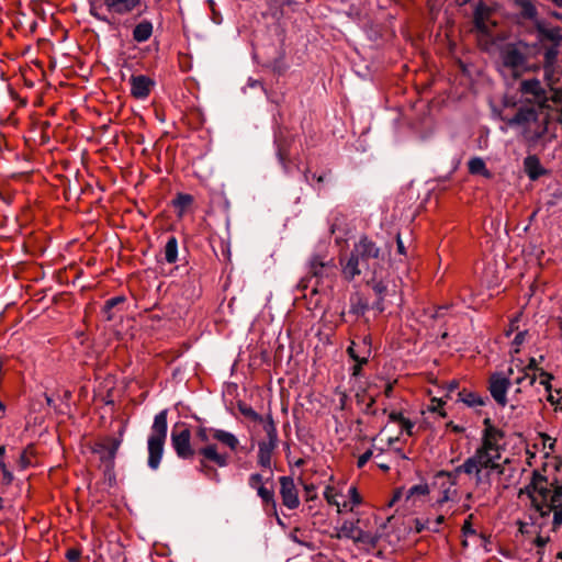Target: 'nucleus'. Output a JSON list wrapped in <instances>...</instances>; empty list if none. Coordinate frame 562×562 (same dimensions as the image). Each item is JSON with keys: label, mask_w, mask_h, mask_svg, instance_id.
<instances>
[{"label": "nucleus", "mask_w": 562, "mask_h": 562, "mask_svg": "<svg viewBox=\"0 0 562 562\" xmlns=\"http://www.w3.org/2000/svg\"><path fill=\"white\" fill-rule=\"evenodd\" d=\"M506 450L505 432L486 417L483 420L480 443L473 454L445 474L451 483L456 482L458 475L465 474L473 480L477 491L486 493L495 490L502 493L518 480L517 463L506 454Z\"/></svg>", "instance_id": "nucleus-1"}, {"label": "nucleus", "mask_w": 562, "mask_h": 562, "mask_svg": "<svg viewBox=\"0 0 562 562\" xmlns=\"http://www.w3.org/2000/svg\"><path fill=\"white\" fill-rule=\"evenodd\" d=\"M196 443L200 445L194 449L191 443L192 434L186 424H177L171 430V446L176 454L183 460L192 459L195 454L201 457L199 463L200 472L205 475L213 474L214 479L218 481V474L206 462H213L220 468L228 464V454L221 452L218 446L214 442L217 441L232 451H236L239 446L238 438L224 429L198 426L195 429Z\"/></svg>", "instance_id": "nucleus-2"}, {"label": "nucleus", "mask_w": 562, "mask_h": 562, "mask_svg": "<svg viewBox=\"0 0 562 562\" xmlns=\"http://www.w3.org/2000/svg\"><path fill=\"white\" fill-rule=\"evenodd\" d=\"M519 495H527L542 524H550L551 530L557 531L562 526V485H555L535 472Z\"/></svg>", "instance_id": "nucleus-3"}, {"label": "nucleus", "mask_w": 562, "mask_h": 562, "mask_svg": "<svg viewBox=\"0 0 562 562\" xmlns=\"http://www.w3.org/2000/svg\"><path fill=\"white\" fill-rule=\"evenodd\" d=\"M143 0H89V13L95 20L117 27L122 20L140 15Z\"/></svg>", "instance_id": "nucleus-4"}, {"label": "nucleus", "mask_w": 562, "mask_h": 562, "mask_svg": "<svg viewBox=\"0 0 562 562\" xmlns=\"http://www.w3.org/2000/svg\"><path fill=\"white\" fill-rule=\"evenodd\" d=\"M380 263V249L367 237L360 238L355 245L349 258L344 262L342 274L347 280H353L362 272L370 271L372 274L378 273Z\"/></svg>", "instance_id": "nucleus-5"}, {"label": "nucleus", "mask_w": 562, "mask_h": 562, "mask_svg": "<svg viewBox=\"0 0 562 562\" xmlns=\"http://www.w3.org/2000/svg\"><path fill=\"white\" fill-rule=\"evenodd\" d=\"M504 120L508 126L519 128L522 137L531 144L541 140L548 132V115L532 106H521L513 117Z\"/></svg>", "instance_id": "nucleus-6"}, {"label": "nucleus", "mask_w": 562, "mask_h": 562, "mask_svg": "<svg viewBox=\"0 0 562 562\" xmlns=\"http://www.w3.org/2000/svg\"><path fill=\"white\" fill-rule=\"evenodd\" d=\"M324 498L330 506L337 508L338 514L351 513L362 504V496L355 484H348L342 480H335L333 476L323 492Z\"/></svg>", "instance_id": "nucleus-7"}, {"label": "nucleus", "mask_w": 562, "mask_h": 562, "mask_svg": "<svg viewBox=\"0 0 562 562\" xmlns=\"http://www.w3.org/2000/svg\"><path fill=\"white\" fill-rule=\"evenodd\" d=\"M528 45L522 42L508 43L499 50V70L504 75L518 78L528 71H537L539 66H530L526 50Z\"/></svg>", "instance_id": "nucleus-8"}, {"label": "nucleus", "mask_w": 562, "mask_h": 562, "mask_svg": "<svg viewBox=\"0 0 562 562\" xmlns=\"http://www.w3.org/2000/svg\"><path fill=\"white\" fill-rule=\"evenodd\" d=\"M167 409L159 412L151 425V432L148 437L147 448H148V467L153 470L158 469L162 453H164V445L167 437Z\"/></svg>", "instance_id": "nucleus-9"}, {"label": "nucleus", "mask_w": 562, "mask_h": 562, "mask_svg": "<svg viewBox=\"0 0 562 562\" xmlns=\"http://www.w3.org/2000/svg\"><path fill=\"white\" fill-rule=\"evenodd\" d=\"M362 522H364L362 519L344 520L339 527L335 528V535H333V537L337 539H350L355 543L375 547L381 537L379 531L361 528L360 524Z\"/></svg>", "instance_id": "nucleus-10"}, {"label": "nucleus", "mask_w": 562, "mask_h": 562, "mask_svg": "<svg viewBox=\"0 0 562 562\" xmlns=\"http://www.w3.org/2000/svg\"><path fill=\"white\" fill-rule=\"evenodd\" d=\"M536 359H529V363L524 366L520 359H516L513 357L512 367L508 369V373L512 380V384L516 385L514 391L515 401L519 402L518 395L527 392L530 389L536 380V370H537Z\"/></svg>", "instance_id": "nucleus-11"}, {"label": "nucleus", "mask_w": 562, "mask_h": 562, "mask_svg": "<svg viewBox=\"0 0 562 562\" xmlns=\"http://www.w3.org/2000/svg\"><path fill=\"white\" fill-rule=\"evenodd\" d=\"M267 438L258 442L257 462L263 469H271L272 454L278 447V430L273 418H269L265 425Z\"/></svg>", "instance_id": "nucleus-12"}, {"label": "nucleus", "mask_w": 562, "mask_h": 562, "mask_svg": "<svg viewBox=\"0 0 562 562\" xmlns=\"http://www.w3.org/2000/svg\"><path fill=\"white\" fill-rule=\"evenodd\" d=\"M248 485L250 488L257 492V495L262 502L263 509L267 513H272L278 516L277 502L274 499V492L271 488L265 486L263 476L260 473H252L248 477ZM279 524L281 519L277 517Z\"/></svg>", "instance_id": "nucleus-13"}, {"label": "nucleus", "mask_w": 562, "mask_h": 562, "mask_svg": "<svg viewBox=\"0 0 562 562\" xmlns=\"http://www.w3.org/2000/svg\"><path fill=\"white\" fill-rule=\"evenodd\" d=\"M509 373L507 375L503 372L493 373L488 379V391L493 400L502 407L508 403L507 391L512 386Z\"/></svg>", "instance_id": "nucleus-14"}, {"label": "nucleus", "mask_w": 562, "mask_h": 562, "mask_svg": "<svg viewBox=\"0 0 562 562\" xmlns=\"http://www.w3.org/2000/svg\"><path fill=\"white\" fill-rule=\"evenodd\" d=\"M279 482L282 504L289 509H296L300 506V498L293 479L290 476H281Z\"/></svg>", "instance_id": "nucleus-15"}, {"label": "nucleus", "mask_w": 562, "mask_h": 562, "mask_svg": "<svg viewBox=\"0 0 562 562\" xmlns=\"http://www.w3.org/2000/svg\"><path fill=\"white\" fill-rule=\"evenodd\" d=\"M131 95L137 100H145L155 87V81L145 75H133L130 78Z\"/></svg>", "instance_id": "nucleus-16"}, {"label": "nucleus", "mask_w": 562, "mask_h": 562, "mask_svg": "<svg viewBox=\"0 0 562 562\" xmlns=\"http://www.w3.org/2000/svg\"><path fill=\"white\" fill-rule=\"evenodd\" d=\"M559 55V48L557 45L550 46L544 50V78L549 83L558 81L559 77L555 71V64Z\"/></svg>", "instance_id": "nucleus-17"}, {"label": "nucleus", "mask_w": 562, "mask_h": 562, "mask_svg": "<svg viewBox=\"0 0 562 562\" xmlns=\"http://www.w3.org/2000/svg\"><path fill=\"white\" fill-rule=\"evenodd\" d=\"M520 92L522 94H530L535 97L540 106L547 102L546 90L538 79L524 80L520 83Z\"/></svg>", "instance_id": "nucleus-18"}, {"label": "nucleus", "mask_w": 562, "mask_h": 562, "mask_svg": "<svg viewBox=\"0 0 562 562\" xmlns=\"http://www.w3.org/2000/svg\"><path fill=\"white\" fill-rule=\"evenodd\" d=\"M125 432V426H122L119 430V437H106L101 443L100 448L106 452V457L109 459H114L116 452L123 441V436Z\"/></svg>", "instance_id": "nucleus-19"}, {"label": "nucleus", "mask_w": 562, "mask_h": 562, "mask_svg": "<svg viewBox=\"0 0 562 562\" xmlns=\"http://www.w3.org/2000/svg\"><path fill=\"white\" fill-rule=\"evenodd\" d=\"M347 352L353 361L367 363L370 357V347L366 339L362 341V345H357L355 341H351Z\"/></svg>", "instance_id": "nucleus-20"}, {"label": "nucleus", "mask_w": 562, "mask_h": 562, "mask_svg": "<svg viewBox=\"0 0 562 562\" xmlns=\"http://www.w3.org/2000/svg\"><path fill=\"white\" fill-rule=\"evenodd\" d=\"M524 168L531 180H537L546 172L537 156H527L524 160Z\"/></svg>", "instance_id": "nucleus-21"}, {"label": "nucleus", "mask_w": 562, "mask_h": 562, "mask_svg": "<svg viewBox=\"0 0 562 562\" xmlns=\"http://www.w3.org/2000/svg\"><path fill=\"white\" fill-rule=\"evenodd\" d=\"M458 401L462 402L469 407H479L485 405L487 397H483L475 392L463 389L458 393Z\"/></svg>", "instance_id": "nucleus-22"}, {"label": "nucleus", "mask_w": 562, "mask_h": 562, "mask_svg": "<svg viewBox=\"0 0 562 562\" xmlns=\"http://www.w3.org/2000/svg\"><path fill=\"white\" fill-rule=\"evenodd\" d=\"M153 23L148 20H143L135 25L133 30V40L137 43H144L153 35Z\"/></svg>", "instance_id": "nucleus-23"}, {"label": "nucleus", "mask_w": 562, "mask_h": 562, "mask_svg": "<svg viewBox=\"0 0 562 562\" xmlns=\"http://www.w3.org/2000/svg\"><path fill=\"white\" fill-rule=\"evenodd\" d=\"M193 196L188 193H178L172 200V205L177 211L178 217H183L189 207L193 204Z\"/></svg>", "instance_id": "nucleus-24"}, {"label": "nucleus", "mask_w": 562, "mask_h": 562, "mask_svg": "<svg viewBox=\"0 0 562 562\" xmlns=\"http://www.w3.org/2000/svg\"><path fill=\"white\" fill-rule=\"evenodd\" d=\"M490 9L484 4H479L474 11V25L481 32H488L487 19Z\"/></svg>", "instance_id": "nucleus-25"}, {"label": "nucleus", "mask_w": 562, "mask_h": 562, "mask_svg": "<svg viewBox=\"0 0 562 562\" xmlns=\"http://www.w3.org/2000/svg\"><path fill=\"white\" fill-rule=\"evenodd\" d=\"M238 411L240 412V414L243 416H245L246 418L250 419L251 422L261 424L263 429H265L266 422L269 418H272L271 414H268L265 417L259 415L251 406H249V405H247L245 403H239L238 404Z\"/></svg>", "instance_id": "nucleus-26"}, {"label": "nucleus", "mask_w": 562, "mask_h": 562, "mask_svg": "<svg viewBox=\"0 0 562 562\" xmlns=\"http://www.w3.org/2000/svg\"><path fill=\"white\" fill-rule=\"evenodd\" d=\"M429 494V487L427 483H419L416 485H413L406 491L405 497L406 501H411L413 504H415L418 499L424 498Z\"/></svg>", "instance_id": "nucleus-27"}, {"label": "nucleus", "mask_w": 562, "mask_h": 562, "mask_svg": "<svg viewBox=\"0 0 562 562\" xmlns=\"http://www.w3.org/2000/svg\"><path fill=\"white\" fill-rule=\"evenodd\" d=\"M468 169L471 175H481L487 179L492 177V173L486 168L484 160L480 157L471 158L468 162Z\"/></svg>", "instance_id": "nucleus-28"}, {"label": "nucleus", "mask_w": 562, "mask_h": 562, "mask_svg": "<svg viewBox=\"0 0 562 562\" xmlns=\"http://www.w3.org/2000/svg\"><path fill=\"white\" fill-rule=\"evenodd\" d=\"M36 456L35 447L33 445H27L25 449L20 454L18 460L19 470L23 471L34 464V459Z\"/></svg>", "instance_id": "nucleus-29"}, {"label": "nucleus", "mask_w": 562, "mask_h": 562, "mask_svg": "<svg viewBox=\"0 0 562 562\" xmlns=\"http://www.w3.org/2000/svg\"><path fill=\"white\" fill-rule=\"evenodd\" d=\"M4 457H5V446L1 445L0 446V470L2 473L1 483H2V485L9 486L12 484V482L14 480V475L11 472V470L9 469V467L7 465V463L4 461Z\"/></svg>", "instance_id": "nucleus-30"}, {"label": "nucleus", "mask_w": 562, "mask_h": 562, "mask_svg": "<svg viewBox=\"0 0 562 562\" xmlns=\"http://www.w3.org/2000/svg\"><path fill=\"white\" fill-rule=\"evenodd\" d=\"M445 521V516L439 515L435 520H430L427 518L425 521H420L419 519L416 520V529L418 532H422L423 530H429L432 532L439 531L440 526Z\"/></svg>", "instance_id": "nucleus-31"}, {"label": "nucleus", "mask_w": 562, "mask_h": 562, "mask_svg": "<svg viewBox=\"0 0 562 562\" xmlns=\"http://www.w3.org/2000/svg\"><path fill=\"white\" fill-rule=\"evenodd\" d=\"M164 255H165V260L168 262V263H175L178 259V241H177V238L175 236H171L166 245H165V249H164Z\"/></svg>", "instance_id": "nucleus-32"}, {"label": "nucleus", "mask_w": 562, "mask_h": 562, "mask_svg": "<svg viewBox=\"0 0 562 562\" xmlns=\"http://www.w3.org/2000/svg\"><path fill=\"white\" fill-rule=\"evenodd\" d=\"M518 5L527 19H535L538 14L536 5L530 0H519Z\"/></svg>", "instance_id": "nucleus-33"}, {"label": "nucleus", "mask_w": 562, "mask_h": 562, "mask_svg": "<svg viewBox=\"0 0 562 562\" xmlns=\"http://www.w3.org/2000/svg\"><path fill=\"white\" fill-rule=\"evenodd\" d=\"M378 274H372V277L368 280V283L372 285V289L375 293L382 299L387 290V285L384 283L382 279H378Z\"/></svg>", "instance_id": "nucleus-34"}, {"label": "nucleus", "mask_w": 562, "mask_h": 562, "mask_svg": "<svg viewBox=\"0 0 562 562\" xmlns=\"http://www.w3.org/2000/svg\"><path fill=\"white\" fill-rule=\"evenodd\" d=\"M124 301H125L124 296H115V297L109 299L105 302L104 307H103V312L106 314V319L108 321L112 319V315L110 314L111 310L113 307H115L116 305H119L121 303H124Z\"/></svg>", "instance_id": "nucleus-35"}, {"label": "nucleus", "mask_w": 562, "mask_h": 562, "mask_svg": "<svg viewBox=\"0 0 562 562\" xmlns=\"http://www.w3.org/2000/svg\"><path fill=\"white\" fill-rule=\"evenodd\" d=\"M400 435L413 436L415 424L408 418L404 417L398 424Z\"/></svg>", "instance_id": "nucleus-36"}, {"label": "nucleus", "mask_w": 562, "mask_h": 562, "mask_svg": "<svg viewBox=\"0 0 562 562\" xmlns=\"http://www.w3.org/2000/svg\"><path fill=\"white\" fill-rule=\"evenodd\" d=\"M379 456H380V453L379 454H374V450L373 449H369L366 452H363L361 456H359V458L357 460V467L359 469H361V468H363L368 463V461L371 458L378 459Z\"/></svg>", "instance_id": "nucleus-37"}, {"label": "nucleus", "mask_w": 562, "mask_h": 562, "mask_svg": "<svg viewBox=\"0 0 562 562\" xmlns=\"http://www.w3.org/2000/svg\"><path fill=\"white\" fill-rule=\"evenodd\" d=\"M443 404L445 403L442 402V400L437 398V397H432L431 401H430V405L428 406V409L430 412H437L441 416H446V413L443 411H441Z\"/></svg>", "instance_id": "nucleus-38"}, {"label": "nucleus", "mask_w": 562, "mask_h": 562, "mask_svg": "<svg viewBox=\"0 0 562 562\" xmlns=\"http://www.w3.org/2000/svg\"><path fill=\"white\" fill-rule=\"evenodd\" d=\"M527 336V331H519L514 340H513V349L512 352L518 353L519 352V346L525 341Z\"/></svg>", "instance_id": "nucleus-39"}, {"label": "nucleus", "mask_w": 562, "mask_h": 562, "mask_svg": "<svg viewBox=\"0 0 562 562\" xmlns=\"http://www.w3.org/2000/svg\"><path fill=\"white\" fill-rule=\"evenodd\" d=\"M81 557V552L78 549L71 548L66 552V558L70 562H77Z\"/></svg>", "instance_id": "nucleus-40"}, {"label": "nucleus", "mask_w": 562, "mask_h": 562, "mask_svg": "<svg viewBox=\"0 0 562 562\" xmlns=\"http://www.w3.org/2000/svg\"><path fill=\"white\" fill-rule=\"evenodd\" d=\"M552 379V376L548 373H544V372H541L540 374V384H542L547 391H550L551 389V385H550V380Z\"/></svg>", "instance_id": "nucleus-41"}, {"label": "nucleus", "mask_w": 562, "mask_h": 562, "mask_svg": "<svg viewBox=\"0 0 562 562\" xmlns=\"http://www.w3.org/2000/svg\"><path fill=\"white\" fill-rule=\"evenodd\" d=\"M405 416L403 415L402 412H391L389 414V420L394 423V424H398Z\"/></svg>", "instance_id": "nucleus-42"}, {"label": "nucleus", "mask_w": 562, "mask_h": 562, "mask_svg": "<svg viewBox=\"0 0 562 562\" xmlns=\"http://www.w3.org/2000/svg\"><path fill=\"white\" fill-rule=\"evenodd\" d=\"M362 520H364V522L360 524L361 528L363 529H373L375 530L371 525L372 522L376 524V517L375 516H371V517H368V518H361Z\"/></svg>", "instance_id": "nucleus-43"}, {"label": "nucleus", "mask_w": 562, "mask_h": 562, "mask_svg": "<svg viewBox=\"0 0 562 562\" xmlns=\"http://www.w3.org/2000/svg\"><path fill=\"white\" fill-rule=\"evenodd\" d=\"M336 393L339 395V407L340 409H345L348 396L346 392L340 391L339 389L336 390Z\"/></svg>", "instance_id": "nucleus-44"}, {"label": "nucleus", "mask_w": 562, "mask_h": 562, "mask_svg": "<svg viewBox=\"0 0 562 562\" xmlns=\"http://www.w3.org/2000/svg\"><path fill=\"white\" fill-rule=\"evenodd\" d=\"M355 362H356V363H355V364H353V367L351 368V374H352L353 376H358V375H360V373H361V368H362V366H363L364 363L359 362V361H355Z\"/></svg>", "instance_id": "nucleus-45"}, {"label": "nucleus", "mask_w": 562, "mask_h": 562, "mask_svg": "<svg viewBox=\"0 0 562 562\" xmlns=\"http://www.w3.org/2000/svg\"><path fill=\"white\" fill-rule=\"evenodd\" d=\"M448 427L456 434H461L464 431V427L462 426H459V425H454L453 423H449L448 424Z\"/></svg>", "instance_id": "nucleus-46"}, {"label": "nucleus", "mask_w": 562, "mask_h": 562, "mask_svg": "<svg viewBox=\"0 0 562 562\" xmlns=\"http://www.w3.org/2000/svg\"><path fill=\"white\" fill-rule=\"evenodd\" d=\"M462 531H463V533L465 536L470 535V533H474V530L471 528L470 521H468V520L464 521L463 527H462Z\"/></svg>", "instance_id": "nucleus-47"}, {"label": "nucleus", "mask_w": 562, "mask_h": 562, "mask_svg": "<svg viewBox=\"0 0 562 562\" xmlns=\"http://www.w3.org/2000/svg\"><path fill=\"white\" fill-rule=\"evenodd\" d=\"M396 243H397V250H398V252L404 255L405 254V247L403 245V241H402L400 235H397V237H396Z\"/></svg>", "instance_id": "nucleus-48"}, {"label": "nucleus", "mask_w": 562, "mask_h": 562, "mask_svg": "<svg viewBox=\"0 0 562 562\" xmlns=\"http://www.w3.org/2000/svg\"><path fill=\"white\" fill-rule=\"evenodd\" d=\"M376 467L381 469L382 471L386 472L390 470V465L386 462L383 461H376Z\"/></svg>", "instance_id": "nucleus-49"}, {"label": "nucleus", "mask_w": 562, "mask_h": 562, "mask_svg": "<svg viewBox=\"0 0 562 562\" xmlns=\"http://www.w3.org/2000/svg\"><path fill=\"white\" fill-rule=\"evenodd\" d=\"M392 391H393V385L391 383H387L386 386H385V390H384V393L387 397L391 396L392 394Z\"/></svg>", "instance_id": "nucleus-50"}, {"label": "nucleus", "mask_w": 562, "mask_h": 562, "mask_svg": "<svg viewBox=\"0 0 562 562\" xmlns=\"http://www.w3.org/2000/svg\"><path fill=\"white\" fill-rule=\"evenodd\" d=\"M449 499L448 492H445V495L438 501V503H443Z\"/></svg>", "instance_id": "nucleus-51"}, {"label": "nucleus", "mask_w": 562, "mask_h": 562, "mask_svg": "<svg viewBox=\"0 0 562 562\" xmlns=\"http://www.w3.org/2000/svg\"><path fill=\"white\" fill-rule=\"evenodd\" d=\"M305 461L303 459H299L297 461H295V465L296 467H302L304 465Z\"/></svg>", "instance_id": "nucleus-52"}, {"label": "nucleus", "mask_w": 562, "mask_h": 562, "mask_svg": "<svg viewBox=\"0 0 562 562\" xmlns=\"http://www.w3.org/2000/svg\"><path fill=\"white\" fill-rule=\"evenodd\" d=\"M45 398L48 405L53 403V398L49 395H46Z\"/></svg>", "instance_id": "nucleus-53"}, {"label": "nucleus", "mask_w": 562, "mask_h": 562, "mask_svg": "<svg viewBox=\"0 0 562 562\" xmlns=\"http://www.w3.org/2000/svg\"><path fill=\"white\" fill-rule=\"evenodd\" d=\"M546 36H547L548 38H550V40H554V36H553V34H552L551 32H547V33H546Z\"/></svg>", "instance_id": "nucleus-54"}, {"label": "nucleus", "mask_w": 562, "mask_h": 562, "mask_svg": "<svg viewBox=\"0 0 562 562\" xmlns=\"http://www.w3.org/2000/svg\"><path fill=\"white\" fill-rule=\"evenodd\" d=\"M457 385H458V384H457V382H452V383L450 384V390H454V389H457Z\"/></svg>", "instance_id": "nucleus-55"}, {"label": "nucleus", "mask_w": 562, "mask_h": 562, "mask_svg": "<svg viewBox=\"0 0 562 562\" xmlns=\"http://www.w3.org/2000/svg\"><path fill=\"white\" fill-rule=\"evenodd\" d=\"M396 440H397V438H390V439H389V446H392V445H393V442H394V441H396Z\"/></svg>", "instance_id": "nucleus-56"}, {"label": "nucleus", "mask_w": 562, "mask_h": 562, "mask_svg": "<svg viewBox=\"0 0 562 562\" xmlns=\"http://www.w3.org/2000/svg\"><path fill=\"white\" fill-rule=\"evenodd\" d=\"M401 492H397L394 496V499H397L400 497Z\"/></svg>", "instance_id": "nucleus-57"}, {"label": "nucleus", "mask_w": 562, "mask_h": 562, "mask_svg": "<svg viewBox=\"0 0 562 562\" xmlns=\"http://www.w3.org/2000/svg\"><path fill=\"white\" fill-rule=\"evenodd\" d=\"M3 507V499L0 497V509Z\"/></svg>", "instance_id": "nucleus-58"}, {"label": "nucleus", "mask_w": 562, "mask_h": 562, "mask_svg": "<svg viewBox=\"0 0 562 562\" xmlns=\"http://www.w3.org/2000/svg\"><path fill=\"white\" fill-rule=\"evenodd\" d=\"M548 401L553 402V396H552V395H549V396H548Z\"/></svg>", "instance_id": "nucleus-59"}, {"label": "nucleus", "mask_w": 562, "mask_h": 562, "mask_svg": "<svg viewBox=\"0 0 562 562\" xmlns=\"http://www.w3.org/2000/svg\"><path fill=\"white\" fill-rule=\"evenodd\" d=\"M317 181H318V182H322V181H323V177H322V176H319V177L317 178Z\"/></svg>", "instance_id": "nucleus-60"}, {"label": "nucleus", "mask_w": 562, "mask_h": 562, "mask_svg": "<svg viewBox=\"0 0 562 562\" xmlns=\"http://www.w3.org/2000/svg\"><path fill=\"white\" fill-rule=\"evenodd\" d=\"M0 409H4V405L0 402Z\"/></svg>", "instance_id": "nucleus-61"}, {"label": "nucleus", "mask_w": 562, "mask_h": 562, "mask_svg": "<svg viewBox=\"0 0 562 562\" xmlns=\"http://www.w3.org/2000/svg\"><path fill=\"white\" fill-rule=\"evenodd\" d=\"M378 308H379V311H381V312L383 311V307H382V306H380V304H378Z\"/></svg>", "instance_id": "nucleus-62"}]
</instances>
